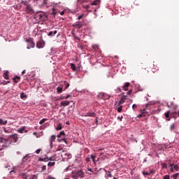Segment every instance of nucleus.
I'll list each match as a JSON object with an SVG mask.
<instances>
[{
	"label": "nucleus",
	"instance_id": "nucleus-1",
	"mask_svg": "<svg viewBox=\"0 0 179 179\" xmlns=\"http://www.w3.org/2000/svg\"><path fill=\"white\" fill-rule=\"evenodd\" d=\"M20 176L22 179H37V176H36V175L29 173H22Z\"/></svg>",
	"mask_w": 179,
	"mask_h": 179
},
{
	"label": "nucleus",
	"instance_id": "nucleus-2",
	"mask_svg": "<svg viewBox=\"0 0 179 179\" xmlns=\"http://www.w3.org/2000/svg\"><path fill=\"white\" fill-rule=\"evenodd\" d=\"M0 142L1 143H3V148H9L11 143L10 142H9V139H6L3 137H0Z\"/></svg>",
	"mask_w": 179,
	"mask_h": 179
},
{
	"label": "nucleus",
	"instance_id": "nucleus-3",
	"mask_svg": "<svg viewBox=\"0 0 179 179\" xmlns=\"http://www.w3.org/2000/svg\"><path fill=\"white\" fill-rule=\"evenodd\" d=\"M26 43H27V50H30V48H34L36 45V43H34V41H33V38H31L26 39Z\"/></svg>",
	"mask_w": 179,
	"mask_h": 179
},
{
	"label": "nucleus",
	"instance_id": "nucleus-4",
	"mask_svg": "<svg viewBox=\"0 0 179 179\" xmlns=\"http://www.w3.org/2000/svg\"><path fill=\"white\" fill-rule=\"evenodd\" d=\"M74 174L76 175V177L77 179L80 178H83L85 177V172L82 170H79L77 171H73Z\"/></svg>",
	"mask_w": 179,
	"mask_h": 179
},
{
	"label": "nucleus",
	"instance_id": "nucleus-5",
	"mask_svg": "<svg viewBox=\"0 0 179 179\" xmlns=\"http://www.w3.org/2000/svg\"><path fill=\"white\" fill-rule=\"evenodd\" d=\"M25 12L27 15H33V13H34V10H33L31 6L27 5Z\"/></svg>",
	"mask_w": 179,
	"mask_h": 179
},
{
	"label": "nucleus",
	"instance_id": "nucleus-6",
	"mask_svg": "<svg viewBox=\"0 0 179 179\" xmlns=\"http://www.w3.org/2000/svg\"><path fill=\"white\" fill-rule=\"evenodd\" d=\"M77 2L78 3H82V6L83 8H84V9H87L90 7L89 5L83 4V3H86V2H88V1L87 0H78Z\"/></svg>",
	"mask_w": 179,
	"mask_h": 179
},
{
	"label": "nucleus",
	"instance_id": "nucleus-7",
	"mask_svg": "<svg viewBox=\"0 0 179 179\" xmlns=\"http://www.w3.org/2000/svg\"><path fill=\"white\" fill-rule=\"evenodd\" d=\"M8 138L10 139H13V142L15 143H16V142H17L19 138L17 137V134H12V135H10L8 136Z\"/></svg>",
	"mask_w": 179,
	"mask_h": 179
},
{
	"label": "nucleus",
	"instance_id": "nucleus-8",
	"mask_svg": "<svg viewBox=\"0 0 179 179\" xmlns=\"http://www.w3.org/2000/svg\"><path fill=\"white\" fill-rule=\"evenodd\" d=\"M73 27H76V29H82L83 24L81 22H76L73 24Z\"/></svg>",
	"mask_w": 179,
	"mask_h": 179
},
{
	"label": "nucleus",
	"instance_id": "nucleus-9",
	"mask_svg": "<svg viewBox=\"0 0 179 179\" xmlns=\"http://www.w3.org/2000/svg\"><path fill=\"white\" fill-rule=\"evenodd\" d=\"M84 117H96V113L88 112L84 115Z\"/></svg>",
	"mask_w": 179,
	"mask_h": 179
},
{
	"label": "nucleus",
	"instance_id": "nucleus-10",
	"mask_svg": "<svg viewBox=\"0 0 179 179\" xmlns=\"http://www.w3.org/2000/svg\"><path fill=\"white\" fill-rule=\"evenodd\" d=\"M57 33H58V31H57V30L50 31L48 34V36H49V37H54V36H55V34H57Z\"/></svg>",
	"mask_w": 179,
	"mask_h": 179
},
{
	"label": "nucleus",
	"instance_id": "nucleus-11",
	"mask_svg": "<svg viewBox=\"0 0 179 179\" xmlns=\"http://www.w3.org/2000/svg\"><path fill=\"white\" fill-rule=\"evenodd\" d=\"M3 78L6 79V80H9V71H6L3 74Z\"/></svg>",
	"mask_w": 179,
	"mask_h": 179
},
{
	"label": "nucleus",
	"instance_id": "nucleus-12",
	"mask_svg": "<svg viewBox=\"0 0 179 179\" xmlns=\"http://www.w3.org/2000/svg\"><path fill=\"white\" fill-rule=\"evenodd\" d=\"M69 104H71L69 101H62L60 103V106H63V107H66V106H69Z\"/></svg>",
	"mask_w": 179,
	"mask_h": 179
},
{
	"label": "nucleus",
	"instance_id": "nucleus-13",
	"mask_svg": "<svg viewBox=\"0 0 179 179\" xmlns=\"http://www.w3.org/2000/svg\"><path fill=\"white\" fill-rule=\"evenodd\" d=\"M67 177H69V179H78L76 175H75V172H72L71 174Z\"/></svg>",
	"mask_w": 179,
	"mask_h": 179
},
{
	"label": "nucleus",
	"instance_id": "nucleus-14",
	"mask_svg": "<svg viewBox=\"0 0 179 179\" xmlns=\"http://www.w3.org/2000/svg\"><path fill=\"white\" fill-rule=\"evenodd\" d=\"M129 83H126L124 84V85L122 87L123 90H124L125 92H127V90H128V87H129Z\"/></svg>",
	"mask_w": 179,
	"mask_h": 179
},
{
	"label": "nucleus",
	"instance_id": "nucleus-15",
	"mask_svg": "<svg viewBox=\"0 0 179 179\" xmlns=\"http://www.w3.org/2000/svg\"><path fill=\"white\" fill-rule=\"evenodd\" d=\"M36 47H37L38 48H43L44 47V45H43V42L38 41V42H37V43H36Z\"/></svg>",
	"mask_w": 179,
	"mask_h": 179
},
{
	"label": "nucleus",
	"instance_id": "nucleus-16",
	"mask_svg": "<svg viewBox=\"0 0 179 179\" xmlns=\"http://www.w3.org/2000/svg\"><path fill=\"white\" fill-rule=\"evenodd\" d=\"M55 139H56V136L55 135H52L51 136L50 138V143H52V142H55Z\"/></svg>",
	"mask_w": 179,
	"mask_h": 179
},
{
	"label": "nucleus",
	"instance_id": "nucleus-17",
	"mask_svg": "<svg viewBox=\"0 0 179 179\" xmlns=\"http://www.w3.org/2000/svg\"><path fill=\"white\" fill-rule=\"evenodd\" d=\"M13 80H14V82L15 83H17L19 82V80H20V77L17 76H15Z\"/></svg>",
	"mask_w": 179,
	"mask_h": 179
},
{
	"label": "nucleus",
	"instance_id": "nucleus-18",
	"mask_svg": "<svg viewBox=\"0 0 179 179\" xmlns=\"http://www.w3.org/2000/svg\"><path fill=\"white\" fill-rule=\"evenodd\" d=\"M91 5L92 6H97V5H100V0H95L94 1Z\"/></svg>",
	"mask_w": 179,
	"mask_h": 179
},
{
	"label": "nucleus",
	"instance_id": "nucleus-19",
	"mask_svg": "<svg viewBox=\"0 0 179 179\" xmlns=\"http://www.w3.org/2000/svg\"><path fill=\"white\" fill-rule=\"evenodd\" d=\"M3 131L5 132V134H10V132H12V129H9V128H3Z\"/></svg>",
	"mask_w": 179,
	"mask_h": 179
},
{
	"label": "nucleus",
	"instance_id": "nucleus-20",
	"mask_svg": "<svg viewBox=\"0 0 179 179\" xmlns=\"http://www.w3.org/2000/svg\"><path fill=\"white\" fill-rule=\"evenodd\" d=\"M8 120H4L0 118V125H6Z\"/></svg>",
	"mask_w": 179,
	"mask_h": 179
},
{
	"label": "nucleus",
	"instance_id": "nucleus-21",
	"mask_svg": "<svg viewBox=\"0 0 179 179\" xmlns=\"http://www.w3.org/2000/svg\"><path fill=\"white\" fill-rule=\"evenodd\" d=\"M25 128H26L25 127H22L20 129H18L17 131L20 134H23V131H24Z\"/></svg>",
	"mask_w": 179,
	"mask_h": 179
},
{
	"label": "nucleus",
	"instance_id": "nucleus-22",
	"mask_svg": "<svg viewBox=\"0 0 179 179\" xmlns=\"http://www.w3.org/2000/svg\"><path fill=\"white\" fill-rule=\"evenodd\" d=\"M99 96L101 99H103V100H106V94H104V93H99Z\"/></svg>",
	"mask_w": 179,
	"mask_h": 179
},
{
	"label": "nucleus",
	"instance_id": "nucleus-23",
	"mask_svg": "<svg viewBox=\"0 0 179 179\" xmlns=\"http://www.w3.org/2000/svg\"><path fill=\"white\" fill-rule=\"evenodd\" d=\"M57 92L58 93V94H60V93H62V87H57Z\"/></svg>",
	"mask_w": 179,
	"mask_h": 179
},
{
	"label": "nucleus",
	"instance_id": "nucleus-24",
	"mask_svg": "<svg viewBox=\"0 0 179 179\" xmlns=\"http://www.w3.org/2000/svg\"><path fill=\"white\" fill-rule=\"evenodd\" d=\"M56 129H57V131H61V129H62V124L59 123Z\"/></svg>",
	"mask_w": 179,
	"mask_h": 179
},
{
	"label": "nucleus",
	"instance_id": "nucleus-25",
	"mask_svg": "<svg viewBox=\"0 0 179 179\" xmlns=\"http://www.w3.org/2000/svg\"><path fill=\"white\" fill-rule=\"evenodd\" d=\"M70 65H71V69L75 72V71H76V66L75 65V64L71 63Z\"/></svg>",
	"mask_w": 179,
	"mask_h": 179
},
{
	"label": "nucleus",
	"instance_id": "nucleus-26",
	"mask_svg": "<svg viewBox=\"0 0 179 179\" xmlns=\"http://www.w3.org/2000/svg\"><path fill=\"white\" fill-rule=\"evenodd\" d=\"M170 129L171 131H174V129H176V123H173L171 124Z\"/></svg>",
	"mask_w": 179,
	"mask_h": 179
},
{
	"label": "nucleus",
	"instance_id": "nucleus-27",
	"mask_svg": "<svg viewBox=\"0 0 179 179\" xmlns=\"http://www.w3.org/2000/svg\"><path fill=\"white\" fill-rule=\"evenodd\" d=\"M106 177H108V178L113 177V175L111 174V171H107L106 173Z\"/></svg>",
	"mask_w": 179,
	"mask_h": 179
},
{
	"label": "nucleus",
	"instance_id": "nucleus-28",
	"mask_svg": "<svg viewBox=\"0 0 179 179\" xmlns=\"http://www.w3.org/2000/svg\"><path fill=\"white\" fill-rule=\"evenodd\" d=\"M35 17H36L37 19H41L43 17V15L40 14V13H37L36 15H35Z\"/></svg>",
	"mask_w": 179,
	"mask_h": 179
},
{
	"label": "nucleus",
	"instance_id": "nucleus-29",
	"mask_svg": "<svg viewBox=\"0 0 179 179\" xmlns=\"http://www.w3.org/2000/svg\"><path fill=\"white\" fill-rule=\"evenodd\" d=\"M39 162H48V158H39Z\"/></svg>",
	"mask_w": 179,
	"mask_h": 179
},
{
	"label": "nucleus",
	"instance_id": "nucleus-30",
	"mask_svg": "<svg viewBox=\"0 0 179 179\" xmlns=\"http://www.w3.org/2000/svg\"><path fill=\"white\" fill-rule=\"evenodd\" d=\"M48 166L50 167H53V166H55V162H48Z\"/></svg>",
	"mask_w": 179,
	"mask_h": 179
},
{
	"label": "nucleus",
	"instance_id": "nucleus-31",
	"mask_svg": "<svg viewBox=\"0 0 179 179\" xmlns=\"http://www.w3.org/2000/svg\"><path fill=\"white\" fill-rule=\"evenodd\" d=\"M47 119L46 118H43L42 119L40 122H39V124L41 125H43V124H44L45 122H46Z\"/></svg>",
	"mask_w": 179,
	"mask_h": 179
},
{
	"label": "nucleus",
	"instance_id": "nucleus-32",
	"mask_svg": "<svg viewBox=\"0 0 179 179\" xmlns=\"http://www.w3.org/2000/svg\"><path fill=\"white\" fill-rule=\"evenodd\" d=\"M20 98L21 99H27V95L24 94V93H22L20 94Z\"/></svg>",
	"mask_w": 179,
	"mask_h": 179
},
{
	"label": "nucleus",
	"instance_id": "nucleus-33",
	"mask_svg": "<svg viewBox=\"0 0 179 179\" xmlns=\"http://www.w3.org/2000/svg\"><path fill=\"white\" fill-rule=\"evenodd\" d=\"M166 118H169L170 117V110H168L166 113H164Z\"/></svg>",
	"mask_w": 179,
	"mask_h": 179
},
{
	"label": "nucleus",
	"instance_id": "nucleus-34",
	"mask_svg": "<svg viewBox=\"0 0 179 179\" xmlns=\"http://www.w3.org/2000/svg\"><path fill=\"white\" fill-rule=\"evenodd\" d=\"M64 85H65V90H66V89H68V87H69L70 84L69 83H66V81H65Z\"/></svg>",
	"mask_w": 179,
	"mask_h": 179
},
{
	"label": "nucleus",
	"instance_id": "nucleus-35",
	"mask_svg": "<svg viewBox=\"0 0 179 179\" xmlns=\"http://www.w3.org/2000/svg\"><path fill=\"white\" fill-rule=\"evenodd\" d=\"M123 100H127L128 99V95H125L123 93V95L121 97Z\"/></svg>",
	"mask_w": 179,
	"mask_h": 179
},
{
	"label": "nucleus",
	"instance_id": "nucleus-36",
	"mask_svg": "<svg viewBox=\"0 0 179 179\" xmlns=\"http://www.w3.org/2000/svg\"><path fill=\"white\" fill-rule=\"evenodd\" d=\"M161 166H162V169H167V164H166V163H162L161 164Z\"/></svg>",
	"mask_w": 179,
	"mask_h": 179
},
{
	"label": "nucleus",
	"instance_id": "nucleus-37",
	"mask_svg": "<svg viewBox=\"0 0 179 179\" xmlns=\"http://www.w3.org/2000/svg\"><path fill=\"white\" fill-rule=\"evenodd\" d=\"M142 173H143V176H150V173H149L148 172H146V171H143Z\"/></svg>",
	"mask_w": 179,
	"mask_h": 179
},
{
	"label": "nucleus",
	"instance_id": "nucleus-38",
	"mask_svg": "<svg viewBox=\"0 0 179 179\" xmlns=\"http://www.w3.org/2000/svg\"><path fill=\"white\" fill-rule=\"evenodd\" d=\"M122 111V106L117 108V113H121Z\"/></svg>",
	"mask_w": 179,
	"mask_h": 179
},
{
	"label": "nucleus",
	"instance_id": "nucleus-39",
	"mask_svg": "<svg viewBox=\"0 0 179 179\" xmlns=\"http://www.w3.org/2000/svg\"><path fill=\"white\" fill-rule=\"evenodd\" d=\"M125 99H122V98H121L120 101H119V106L121 104H124V103H125V101H124Z\"/></svg>",
	"mask_w": 179,
	"mask_h": 179
},
{
	"label": "nucleus",
	"instance_id": "nucleus-40",
	"mask_svg": "<svg viewBox=\"0 0 179 179\" xmlns=\"http://www.w3.org/2000/svg\"><path fill=\"white\" fill-rule=\"evenodd\" d=\"M179 176V173H174L172 177L173 178H177V177Z\"/></svg>",
	"mask_w": 179,
	"mask_h": 179
},
{
	"label": "nucleus",
	"instance_id": "nucleus-41",
	"mask_svg": "<svg viewBox=\"0 0 179 179\" xmlns=\"http://www.w3.org/2000/svg\"><path fill=\"white\" fill-rule=\"evenodd\" d=\"M95 157H94L93 155H91V158H92V162H93L94 163H96Z\"/></svg>",
	"mask_w": 179,
	"mask_h": 179
},
{
	"label": "nucleus",
	"instance_id": "nucleus-42",
	"mask_svg": "<svg viewBox=\"0 0 179 179\" xmlns=\"http://www.w3.org/2000/svg\"><path fill=\"white\" fill-rule=\"evenodd\" d=\"M85 16V14L82 13L78 17V20H80L83 17Z\"/></svg>",
	"mask_w": 179,
	"mask_h": 179
},
{
	"label": "nucleus",
	"instance_id": "nucleus-43",
	"mask_svg": "<svg viewBox=\"0 0 179 179\" xmlns=\"http://www.w3.org/2000/svg\"><path fill=\"white\" fill-rule=\"evenodd\" d=\"M27 159H29V155H26L22 158L23 162H26V160H27Z\"/></svg>",
	"mask_w": 179,
	"mask_h": 179
},
{
	"label": "nucleus",
	"instance_id": "nucleus-44",
	"mask_svg": "<svg viewBox=\"0 0 179 179\" xmlns=\"http://www.w3.org/2000/svg\"><path fill=\"white\" fill-rule=\"evenodd\" d=\"M171 106H173V102H171V104H169V103H167V108H171Z\"/></svg>",
	"mask_w": 179,
	"mask_h": 179
},
{
	"label": "nucleus",
	"instance_id": "nucleus-45",
	"mask_svg": "<svg viewBox=\"0 0 179 179\" xmlns=\"http://www.w3.org/2000/svg\"><path fill=\"white\" fill-rule=\"evenodd\" d=\"M163 179H170V176L169 175H165L163 178Z\"/></svg>",
	"mask_w": 179,
	"mask_h": 179
},
{
	"label": "nucleus",
	"instance_id": "nucleus-46",
	"mask_svg": "<svg viewBox=\"0 0 179 179\" xmlns=\"http://www.w3.org/2000/svg\"><path fill=\"white\" fill-rule=\"evenodd\" d=\"M173 169H174V170H178V169H179L178 165H177V164L174 165Z\"/></svg>",
	"mask_w": 179,
	"mask_h": 179
},
{
	"label": "nucleus",
	"instance_id": "nucleus-47",
	"mask_svg": "<svg viewBox=\"0 0 179 179\" xmlns=\"http://www.w3.org/2000/svg\"><path fill=\"white\" fill-rule=\"evenodd\" d=\"M45 170H47V166H43L42 171H45Z\"/></svg>",
	"mask_w": 179,
	"mask_h": 179
},
{
	"label": "nucleus",
	"instance_id": "nucleus-48",
	"mask_svg": "<svg viewBox=\"0 0 179 179\" xmlns=\"http://www.w3.org/2000/svg\"><path fill=\"white\" fill-rule=\"evenodd\" d=\"M41 152V149H38V150H36V153L37 155L40 154Z\"/></svg>",
	"mask_w": 179,
	"mask_h": 179
},
{
	"label": "nucleus",
	"instance_id": "nucleus-49",
	"mask_svg": "<svg viewBox=\"0 0 179 179\" xmlns=\"http://www.w3.org/2000/svg\"><path fill=\"white\" fill-rule=\"evenodd\" d=\"M138 106L136 104H133L132 108L133 110H135V108H137Z\"/></svg>",
	"mask_w": 179,
	"mask_h": 179
},
{
	"label": "nucleus",
	"instance_id": "nucleus-50",
	"mask_svg": "<svg viewBox=\"0 0 179 179\" xmlns=\"http://www.w3.org/2000/svg\"><path fill=\"white\" fill-rule=\"evenodd\" d=\"M123 118H124L123 116H121V117L118 116V117H117V120H120V121H122V119H123Z\"/></svg>",
	"mask_w": 179,
	"mask_h": 179
},
{
	"label": "nucleus",
	"instance_id": "nucleus-51",
	"mask_svg": "<svg viewBox=\"0 0 179 179\" xmlns=\"http://www.w3.org/2000/svg\"><path fill=\"white\" fill-rule=\"evenodd\" d=\"M116 92H118V93L121 92V87H117Z\"/></svg>",
	"mask_w": 179,
	"mask_h": 179
},
{
	"label": "nucleus",
	"instance_id": "nucleus-52",
	"mask_svg": "<svg viewBox=\"0 0 179 179\" xmlns=\"http://www.w3.org/2000/svg\"><path fill=\"white\" fill-rule=\"evenodd\" d=\"M131 93H132V90H130L129 91L127 92V95H131Z\"/></svg>",
	"mask_w": 179,
	"mask_h": 179
},
{
	"label": "nucleus",
	"instance_id": "nucleus-53",
	"mask_svg": "<svg viewBox=\"0 0 179 179\" xmlns=\"http://www.w3.org/2000/svg\"><path fill=\"white\" fill-rule=\"evenodd\" d=\"M59 135L62 136V135H65V131H62L59 132Z\"/></svg>",
	"mask_w": 179,
	"mask_h": 179
},
{
	"label": "nucleus",
	"instance_id": "nucleus-54",
	"mask_svg": "<svg viewBox=\"0 0 179 179\" xmlns=\"http://www.w3.org/2000/svg\"><path fill=\"white\" fill-rule=\"evenodd\" d=\"M60 15L62 16L64 15H65V10H63L62 12H60Z\"/></svg>",
	"mask_w": 179,
	"mask_h": 179
},
{
	"label": "nucleus",
	"instance_id": "nucleus-55",
	"mask_svg": "<svg viewBox=\"0 0 179 179\" xmlns=\"http://www.w3.org/2000/svg\"><path fill=\"white\" fill-rule=\"evenodd\" d=\"M48 179H55V178H53L51 176H48Z\"/></svg>",
	"mask_w": 179,
	"mask_h": 179
},
{
	"label": "nucleus",
	"instance_id": "nucleus-56",
	"mask_svg": "<svg viewBox=\"0 0 179 179\" xmlns=\"http://www.w3.org/2000/svg\"><path fill=\"white\" fill-rule=\"evenodd\" d=\"M64 99H65V97L61 96H59V100H64Z\"/></svg>",
	"mask_w": 179,
	"mask_h": 179
},
{
	"label": "nucleus",
	"instance_id": "nucleus-57",
	"mask_svg": "<svg viewBox=\"0 0 179 179\" xmlns=\"http://www.w3.org/2000/svg\"><path fill=\"white\" fill-rule=\"evenodd\" d=\"M48 160H50V162H52V160H54V157H50V158H48Z\"/></svg>",
	"mask_w": 179,
	"mask_h": 179
},
{
	"label": "nucleus",
	"instance_id": "nucleus-58",
	"mask_svg": "<svg viewBox=\"0 0 179 179\" xmlns=\"http://www.w3.org/2000/svg\"><path fill=\"white\" fill-rule=\"evenodd\" d=\"M62 141L63 142H64L65 143H68L66 142V138H62Z\"/></svg>",
	"mask_w": 179,
	"mask_h": 179
},
{
	"label": "nucleus",
	"instance_id": "nucleus-59",
	"mask_svg": "<svg viewBox=\"0 0 179 179\" xmlns=\"http://www.w3.org/2000/svg\"><path fill=\"white\" fill-rule=\"evenodd\" d=\"M153 173H154L153 169H151L150 171V173H149V174H153Z\"/></svg>",
	"mask_w": 179,
	"mask_h": 179
},
{
	"label": "nucleus",
	"instance_id": "nucleus-60",
	"mask_svg": "<svg viewBox=\"0 0 179 179\" xmlns=\"http://www.w3.org/2000/svg\"><path fill=\"white\" fill-rule=\"evenodd\" d=\"M69 97H71V95H70V94H68V95L65 97V99H69Z\"/></svg>",
	"mask_w": 179,
	"mask_h": 179
},
{
	"label": "nucleus",
	"instance_id": "nucleus-61",
	"mask_svg": "<svg viewBox=\"0 0 179 179\" xmlns=\"http://www.w3.org/2000/svg\"><path fill=\"white\" fill-rule=\"evenodd\" d=\"M4 148H5V147H3V146L2 145V147L0 148V152H2V150L4 149Z\"/></svg>",
	"mask_w": 179,
	"mask_h": 179
},
{
	"label": "nucleus",
	"instance_id": "nucleus-62",
	"mask_svg": "<svg viewBox=\"0 0 179 179\" xmlns=\"http://www.w3.org/2000/svg\"><path fill=\"white\" fill-rule=\"evenodd\" d=\"M170 170H171V173H173L174 171V168L172 167L170 169Z\"/></svg>",
	"mask_w": 179,
	"mask_h": 179
},
{
	"label": "nucleus",
	"instance_id": "nucleus-63",
	"mask_svg": "<svg viewBox=\"0 0 179 179\" xmlns=\"http://www.w3.org/2000/svg\"><path fill=\"white\" fill-rule=\"evenodd\" d=\"M174 166V164H170L169 167L172 168Z\"/></svg>",
	"mask_w": 179,
	"mask_h": 179
},
{
	"label": "nucleus",
	"instance_id": "nucleus-64",
	"mask_svg": "<svg viewBox=\"0 0 179 179\" xmlns=\"http://www.w3.org/2000/svg\"><path fill=\"white\" fill-rule=\"evenodd\" d=\"M24 73H26V70L22 71V75H24Z\"/></svg>",
	"mask_w": 179,
	"mask_h": 179
}]
</instances>
